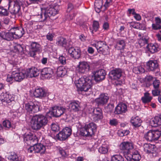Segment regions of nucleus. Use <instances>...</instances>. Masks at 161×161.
<instances>
[{
  "instance_id": "34",
  "label": "nucleus",
  "mask_w": 161,
  "mask_h": 161,
  "mask_svg": "<svg viewBox=\"0 0 161 161\" xmlns=\"http://www.w3.org/2000/svg\"><path fill=\"white\" fill-rule=\"evenodd\" d=\"M69 107L71 110L74 112L78 111L80 109V103L78 101H73L70 103Z\"/></svg>"
},
{
  "instance_id": "32",
  "label": "nucleus",
  "mask_w": 161,
  "mask_h": 161,
  "mask_svg": "<svg viewBox=\"0 0 161 161\" xmlns=\"http://www.w3.org/2000/svg\"><path fill=\"white\" fill-rule=\"evenodd\" d=\"M158 66V63L156 60H150L147 63V68L150 70H154L157 68Z\"/></svg>"
},
{
  "instance_id": "11",
  "label": "nucleus",
  "mask_w": 161,
  "mask_h": 161,
  "mask_svg": "<svg viewBox=\"0 0 161 161\" xmlns=\"http://www.w3.org/2000/svg\"><path fill=\"white\" fill-rule=\"evenodd\" d=\"M25 107L27 112L29 113H36L38 112L39 110V105L35 104L31 101L25 103Z\"/></svg>"
},
{
  "instance_id": "9",
  "label": "nucleus",
  "mask_w": 161,
  "mask_h": 161,
  "mask_svg": "<svg viewBox=\"0 0 161 161\" xmlns=\"http://www.w3.org/2000/svg\"><path fill=\"white\" fill-rule=\"evenodd\" d=\"M67 51L69 55L74 59H78L80 57L81 51L79 47H71Z\"/></svg>"
},
{
  "instance_id": "35",
  "label": "nucleus",
  "mask_w": 161,
  "mask_h": 161,
  "mask_svg": "<svg viewBox=\"0 0 161 161\" xmlns=\"http://www.w3.org/2000/svg\"><path fill=\"white\" fill-rule=\"evenodd\" d=\"M152 99V97L148 92H146L144 94V96L141 98L142 102L144 103H147L150 102Z\"/></svg>"
},
{
  "instance_id": "15",
  "label": "nucleus",
  "mask_w": 161,
  "mask_h": 161,
  "mask_svg": "<svg viewBox=\"0 0 161 161\" xmlns=\"http://www.w3.org/2000/svg\"><path fill=\"white\" fill-rule=\"evenodd\" d=\"M10 31L13 33L14 38L16 39L21 38L25 32L24 29L21 27L12 28Z\"/></svg>"
},
{
  "instance_id": "49",
  "label": "nucleus",
  "mask_w": 161,
  "mask_h": 161,
  "mask_svg": "<svg viewBox=\"0 0 161 161\" xmlns=\"http://www.w3.org/2000/svg\"><path fill=\"white\" fill-rule=\"evenodd\" d=\"M8 14V12L7 9L0 6V14L2 16H7Z\"/></svg>"
},
{
  "instance_id": "64",
  "label": "nucleus",
  "mask_w": 161,
  "mask_h": 161,
  "mask_svg": "<svg viewBox=\"0 0 161 161\" xmlns=\"http://www.w3.org/2000/svg\"><path fill=\"white\" fill-rule=\"evenodd\" d=\"M102 0H95V7H102Z\"/></svg>"
},
{
  "instance_id": "4",
  "label": "nucleus",
  "mask_w": 161,
  "mask_h": 161,
  "mask_svg": "<svg viewBox=\"0 0 161 161\" xmlns=\"http://www.w3.org/2000/svg\"><path fill=\"white\" fill-rule=\"evenodd\" d=\"M97 125L93 123H91L85 125L80 131L81 134L83 136L91 137L96 131Z\"/></svg>"
},
{
  "instance_id": "13",
  "label": "nucleus",
  "mask_w": 161,
  "mask_h": 161,
  "mask_svg": "<svg viewBox=\"0 0 161 161\" xmlns=\"http://www.w3.org/2000/svg\"><path fill=\"white\" fill-rule=\"evenodd\" d=\"M24 141L27 144H32L37 142V139L35 135L30 132L26 133L23 136Z\"/></svg>"
},
{
  "instance_id": "46",
  "label": "nucleus",
  "mask_w": 161,
  "mask_h": 161,
  "mask_svg": "<svg viewBox=\"0 0 161 161\" xmlns=\"http://www.w3.org/2000/svg\"><path fill=\"white\" fill-rule=\"evenodd\" d=\"M133 71L136 74L143 73L145 71L144 68L141 66H138L134 68Z\"/></svg>"
},
{
  "instance_id": "63",
  "label": "nucleus",
  "mask_w": 161,
  "mask_h": 161,
  "mask_svg": "<svg viewBox=\"0 0 161 161\" xmlns=\"http://www.w3.org/2000/svg\"><path fill=\"white\" fill-rule=\"evenodd\" d=\"M152 93L153 96H157L160 93V91L158 88L155 89L152 91Z\"/></svg>"
},
{
  "instance_id": "50",
  "label": "nucleus",
  "mask_w": 161,
  "mask_h": 161,
  "mask_svg": "<svg viewBox=\"0 0 161 161\" xmlns=\"http://www.w3.org/2000/svg\"><path fill=\"white\" fill-rule=\"evenodd\" d=\"M43 143L42 144L45 147V148L47 147L49 149L51 146L53 145V143H51L49 140L46 139L43 140L42 141Z\"/></svg>"
},
{
  "instance_id": "55",
  "label": "nucleus",
  "mask_w": 161,
  "mask_h": 161,
  "mask_svg": "<svg viewBox=\"0 0 161 161\" xmlns=\"http://www.w3.org/2000/svg\"><path fill=\"white\" fill-rule=\"evenodd\" d=\"M3 126L9 129L11 127L10 122L8 120H5L3 121Z\"/></svg>"
},
{
  "instance_id": "52",
  "label": "nucleus",
  "mask_w": 161,
  "mask_h": 161,
  "mask_svg": "<svg viewBox=\"0 0 161 161\" xmlns=\"http://www.w3.org/2000/svg\"><path fill=\"white\" fill-rule=\"evenodd\" d=\"M114 107L113 103H109L105 108V110L107 113H111L113 111Z\"/></svg>"
},
{
  "instance_id": "16",
  "label": "nucleus",
  "mask_w": 161,
  "mask_h": 161,
  "mask_svg": "<svg viewBox=\"0 0 161 161\" xmlns=\"http://www.w3.org/2000/svg\"><path fill=\"white\" fill-rule=\"evenodd\" d=\"M125 158L128 161L131 159L135 161H139L141 159V156L137 151L133 150L131 153L129 154L128 155H125Z\"/></svg>"
},
{
  "instance_id": "7",
  "label": "nucleus",
  "mask_w": 161,
  "mask_h": 161,
  "mask_svg": "<svg viewBox=\"0 0 161 161\" xmlns=\"http://www.w3.org/2000/svg\"><path fill=\"white\" fill-rule=\"evenodd\" d=\"M35 16L36 17L38 21L44 22L46 25H50L49 16L45 8L42 9L40 14L35 15Z\"/></svg>"
},
{
  "instance_id": "40",
  "label": "nucleus",
  "mask_w": 161,
  "mask_h": 161,
  "mask_svg": "<svg viewBox=\"0 0 161 161\" xmlns=\"http://www.w3.org/2000/svg\"><path fill=\"white\" fill-rule=\"evenodd\" d=\"M92 46L95 47L97 49V48H101L107 45L105 42L102 41H96L94 43L92 44Z\"/></svg>"
},
{
  "instance_id": "10",
  "label": "nucleus",
  "mask_w": 161,
  "mask_h": 161,
  "mask_svg": "<svg viewBox=\"0 0 161 161\" xmlns=\"http://www.w3.org/2000/svg\"><path fill=\"white\" fill-rule=\"evenodd\" d=\"M71 129L70 128L66 127L59 132L57 136L59 140H64L71 135Z\"/></svg>"
},
{
  "instance_id": "2",
  "label": "nucleus",
  "mask_w": 161,
  "mask_h": 161,
  "mask_svg": "<svg viewBox=\"0 0 161 161\" xmlns=\"http://www.w3.org/2000/svg\"><path fill=\"white\" fill-rule=\"evenodd\" d=\"M47 122V119L45 116L42 114L36 115L34 116L32 119L31 122V127L34 130H39L45 126Z\"/></svg>"
},
{
  "instance_id": "56",
  "label": "nucleus",
  "mask_w": 161,
  "mask_h": 161,
  "mask_svg": "<svg viewBox=\"0 0 161 161\" xmlns=\"http://www.w3.org/2000/svg\"><path fill=\"white\" fill-rule=\"evenodd\" d=\"M51 129L53 131H57L59 130V127L57 124L53 123L51 125Z\"/></svg>"
},
{
  "instance_id": "62",
  "label": "nucleus",
  "mask_w": 161,
  "mask_h": 161,
  "mask_svg": "<svg viewBox=\"0 0 161 161\" xmlns=\"http://www.w3.org/2000/svg\"><path fill=\"white\" fill-rule=\"evenodd\" d=\"M160 82L158 80H155L153 81V85L154 89L158 88L159 86Z\"/></svg>"
},
{
  "instance_id": "61",
  "label": "nucleus",
  "mask_w": 161,
  "mask_h": 161,
  "mask_svg": "<svg viewBox=\"0 0 161 161\" xmlns=\"http://www.w3.org/2000/svg\"><path fill=\"white\" fill-rule=\"evenodd\" d=\"M54 35L53 33H48L46 35L47 39L49 41H52L53 40Z\"/></svg>"
},
{
  "instance_id": "39",
  "label": "nucleus",
  "mask_w": 161,
  "mask_h": 161,
  "mask_svg": "<svg viewBox=\"0 0 161 161\" xmlns=\"http://www.w3.org/2000/svg\"><path fill=\"white\" fill-rule=\"evenodd\" d=\"M148 37L147 36H143L138 41V44L140 45L142 47L146 44H147L148 42Z\"/></svg>"
},
{
  "instance_id": "45",
  "label": "nucleus",
  "mask_w": 161,
  "mask_h": 161,
  "mask_svg": "<svg viewBox=\"0 0 161 161\" xmlns=\"http://www.w3.org/2000/svg\"><path fill=\"white\" fill-rule=\"evenodd\" d=\"M154 81V78L151 75H147L145 77V82L147 86H149Z\"/></svg>"
},
{
  "instance_id": "33",
  "label": "nucleus",
  "mask_w": 161,
  "mask_h": 161,
  "mask_svg": "<svg viewBox=\"0 0 161 161\" xmlns=\"http://www.w3.org/2000/svg\"><path fill=\"white\" fill-rule=\"evenodd\" d=\"M130 122L133 126L136 127L141 125L142 120L138 116L133 117L131 119Z\"/></svg>"
},
{
  "instance_id": "22",
  "label": "nucleus",
  "mask_w": 161,
  "mask_h": 161,
  "mask_svg": "<svg viewBox=\"0 0 161 161\" xmlns=\"http://www.w3.org/2000/svg\"><path fill=\"white\" fill-rule=\"evenodd\" d=\"M127 111L126 105L124 103H120L116 107L114 113L115 114H120L125 113Z\"/></svg>"
},
{
  "instance_id": "17",
  "label": "nucleus",
  "mask_w": 161,
  "mask_h": 161,
  "mask_svg": "<svg viewBox=\"0 0 161 161\" xmlns=\"http://www.w3.org/2000/svg\"><path fill=\"white\" fill-rule=\"evenodd\" d=\"M41 45L36 42H32L31 45L30 51L31 53L30 55L31 56L34 57L35 55V53L42 51Z\"/></svg>"
},
{
  "instance_id": "59",
  "label": "nucleus",
  "mask_w": 161,
  "mask_h": 161,
  "mask_svg": "<svg viewBox=\"0 0 161 161\" xmlns=\"http://www.w3.org/2000/svg\"><path fill=\"white\" fill-rule=\"evenodd\" d=\"M14 49L19 53H22L23 51V48L20 44H17L14 47Z\"/></svg>"
},
{
  "instance_id": "20",
  "label": "nucleus",
  "mask_w": 161,
  "mask_h": 161,
  "mask_svg": "<svg viewBox=\"0 0 161 161\" xmlns=\"http://www.w3.org/2000/svg\"><path fill=\"white\" fill-rule=\"evenodd\" d=\"M92 117L95 122L102 119L103 118L102 110L98 108H94L93 111Z\"/></svg>"
},
{
  "instance_id": "54",
  "label": "nucleus",
  "mask_w": 161,
  "mask_h": 161,
  "mask_svg": "<svg viewBox=\"0 0 161 161\" xmlns=\"http://www.w3.org/2000/svg\"><path fill=\"white\" fill-rule=\"evenodd\" d=\"M129 133V131L128 130H119L118 132V135L121 136L127 135Z\"/></svg>"
},
{
  "instance_id": "27",
  "label": "nucleus",
  "mask_w": 161,
  "mask_h": 161,
  "mask_svg": "<svg viewBox=\"0 0 161 161\" xmlns=\"http://www.w3.org/2000/svg\"><path fill=\"white\" fill-rule=\"evenodd\" d=\"M35 142V143H32L35 148V153H40L41 154L44 153L46 150L45 147L42 143L36 144V143Z\"/></svg>"
},
{
  "instance_id": "60",
  "label": "nucleus",
  "mask_w": 161,
  "mask_h": 161,
  "mask_svg": "<svg viewBox=\"0 0 161 161\" xmlns=\"http://www.w3.org/2000/svg\"><path fill=\"white\" fill-rule=\"evenodd\" d=\"M130 25L132 27L137 29H140V27L139 26L140 25V24L138 23H136L135 22H131L130 23Z\"/></svg>"
},
{
  "instance_id": "5",
  "label": "nucleus",
  "mask_w": 161,
  "mask_h": 161,
  "mask_svg": "<svg viewBox=\"0 0 161 161\" xmlns=\"http://www.w3.org/2000/svg\"><path fill=\"white\" fill-rule=\"evenodd\" d=\"M120 149L123 151L124 156L131 153L133 150L134 147L132 143L128 142H122L119 146Z\"/></svg>"
},
{
  "instance_id": "53",
  "label": "nucleus",
  "mask_w": 161,
  "mask_h": 161,
  "mask_svg": "<svg viewBox=\"0 0 161 161\" xmlns=\"http://www.w3.org/2000/svg\"><path fill=\"white\" fill-rule=\"evenodd\" d=\"M99 23L97 21H94L93 23L92 28V32L93 33V32H96L97 31L99 28Z\"/></svg>"
},
{
  "instance_id": "44",
  "label": "nucleus",
  "mask_w": 161,
  "mask_h": 161,
  "mask_svg": "<svg viewBox=\"0 0 161 161\" xmlns=\"http://www.w3.org/2000/svg\"><path fill=\"white\" fill-rule=\"evenodd\" d=\"M145 139L149 141H152L153 140V130H150L147 132L144 135Z\"/></svg>"
},
{
  "instance_id": "58",
  "label": "nucleus",
  "mask_w": 161,
  "mask_h": 161,
  "mask_svg": "<svg viewBox=\"0 0 161 161\" xmlns=\"http://www.w3.org/2000/svg\"><path fill=\"white\" fill-rule=\"evenodd\" d=\"M118 121L117 120L115 119H112L109 120V124L113 126H116L118 124Z\"/></svg>"
},
{
  "instance_id": "57",
  "label": "nucleus",
  "mask_w": 161,
  "mask_h": 161,
  "mask_svg": "<svg viewBox=\"0 0 161 161\" xmlns=\"http://www.w3.org/2000/svg\"><path fill=\"white\" fill-rule=\"evenodd\" d=\"M58 60L60 63L63 65L66 64V58L63 56H60L58 58Z\"/></svg>"
},
{
  "instance_id": "23",
  "label": "nucleus",
  "mask_w": 161,
  "mask_h": 161,
  "mask_svg": "<svg viewBox=\"0 0 161 161\" xmlns=\"http://www.w3.org/2000/svg\"><path fill=\"white\" fill-rule=\"evenodd\" d=\"M27 77H33L38 76L39 74V71L37 69L34 67H32L26 70Z\"/></svg>"
},
{
  "instance_id": "6",
  "label": "nucleus",
  "mask_w": 161,
  "mask_h": 161,
  "mask_svg": "<svg viewBox=\"0 0 161 161\" xmlns=\"http://www.w3.org/2000/svg\"><path fill=\"white\" fill-rule=\"evenodd\" d=\"M65 108L62 106H55L52 107L51 110L47 113V114L51 116L58 117L63 114L66 111Z\"/></svg>"
},
{
  "instance_id": "24",
  "label": "nucleus",
  "mask_w": 161,
  "mask_h": 161,
  "mask_svg": "<svg viewBox=\"0 0 161 161\" xmlns=\"http://www.w3.org/2000/svg\"><path fill=\"white\" fill-rule=\"evenodd\" d=\"M41 73L43 77L45 78L49 79L52 77L53 71V69L50 68H45L42 69Z\"/></svg>"
},
{
  "instance_id": "3",
  "label": "nucleus",
  "mask_w": 161,
  "mask_h": 161,
  "mask_svg": "<svg viewBox=\"0 0 161 161\" xmlns=\"http://www.w3.org/2000/svg\"><path fill=\"white\" fill-rule=\"evenodd\" d=\"M22 4L21 1L18 0L10 1L8 4V8L11 13L15 17H19L21 15L20 6Z\"/></svg>"
},
{
  "instance_id": "28",
  "label": "nucleus",
  "mask_w": 161,
  "mask_h": 161,
  "mask_svg": "<svg viewBox=\"0 0 161 161\" xmlns=\"http://www.w3.org/2000/svg\"><path fill=\"white\" fill-rule=\"evenodd\" d=\"M34 95L36 97L42 98L46 96V93L42 88H38L35 89Z\"/></svg>"
},
{
  "instance_id": "41",
  "label": "nucleus",
  "mask_w": 161,
  "mask_h": 161,
  "mask_svg": "<svg viewBox=\"0 0 161 161\" xmlns=\"http://www.w3.org/2000/svg\"><path fill=\"white\" fill-rule=\"evenodd\" d=\"M66 72V69L63 67L60 66L57 68V74L58 76L62 77L64 75Z\"/></svg>"
},
{
  "instance_id": "42",
  "label": "nucleus",
  "mask_w": 161,
  "mask_h": 161,
  "mask_svg": "<svg viewBox=\"0 0 161 161\" xmlns=\"http://www.w3.org/2000/svg\"><path fill=\"white\" fill-rule=\"evenodd\" d=\"M45 9L49 16L50 15H54L57 14L58 12V9H57L56 7L54 8H50L48 9L47 8H46Z\"/></svg>"
},
{
  "instance_id": "43",
  "label": "nucleus",
  "mask_w": 161,
  "mask_h": 161,
  "mask_svg": "<svg viewBox=\"0 0 161 161\" xmlns=\"http://www.w3.org/2000/svg\"><path fill=\"white\" fill-rule=\"evenodd\" d=\"M125 46V41L123 40H120L118 41L115 46V48L118 50L123 49Z\"/></svg>"
},
{
  "instance_id": "21",
  "label": "nucleus",
  "mask_w": 161,
  "mask_h": 161,
  "mask_svg": "<svg viewBox=\"0 0 161 161\" xmlns=\"http://www.w3.org/2000/svg\"><path fill=\"white\" fill-rule=\"evenodd\" d=\"M109 98L108 94L102 93L100 95L98 98L96 99L95 101L98 105H103L107 103Z\"/></svg>"
},
{
  "instance_id": "26",
  "label": "nucleus",
  "mask_w": 161,
  "mask_h": 161,
  "mask_svg": "<svg viewBox=\"0 0 161 161\" xmlns=\"http://www.w3.org/2000/svg\"><path fill=\"white\" fill-rule=\"evenodd\" d=\"M150 123L152 127H156L161 125V114L159 116H155L152 118Z\"/></svg>"
},
{
  "instance_id": "48",
  "label": "nucleus",
  "mask_w": 161,
  "mask_h": 161,
  "mask_svg": "<svg viewBox=\"0 0 161 161\" xmlns=\"http://www.w3.org/2000/svg\"><path fill=\"white\" fill-rule=\"evenodd\" d=\"M111 161H124L123 158L120 155H114L111 157Z\"/></svg>"
},
{
  "instance_id": "25",
  "label": "nucleus",
  "mask_w": 161,
  "mask_h": 161,
  "mask_svg": "<svg viewBox=\"0 0 161 161\" xmlns=\"http://www.w3.org/2000/svg\"><path fill=\"white\" fill-rule=\"evenodd\" d=\"M0 37L3 39L8 41L12 40L14 38L12 32H2L0 33Z\"/></svg>"
},
{
  "instance_id": "1",
  "label": "nucleus",
  "mask_w": 161,
  "mask_h": 161,
  "mask_svg": "<svg viewBox=\"0 0 161 161\" xmlns=\"http://www.w3.org/2000/svg\"><path fill=\"white\" fill-rule=\"evenodd\" d=\"M77 91L87 95L92 93V80L90 77L84 76L75 81Z\"/></svg>"
},
{
  "instance_id": "14",
  "label": "nucleus",
  "mask_w": 161,
  "mask_h": 161,
  "mask_svg": "<svg viewBox=\"0 0 161 161\" xmlns=\"http://www.w3.org/2000/svg\"><path fill=\"white\" fill-rule=\"evenodd\" d=\"M90 67L88 64L85 62H80L76 68V71L81 74H84L87 72Z\"/></svg>"
},
{
  "instance_id": "29",
  "label": "nucleus",
  "mask_w": 161,
  "mask_h": 161,
  "mask_svg": "<svg viewBox=\"0 0 161 161\" xmlns=\"http://www.w3.org/2000/svg\"><path fill=\"white\" fill-rule=\"evenodd\" d=\"M143 147L144 150L146 153H153L154 152V150L155 146L150 144H145Z\"/></svg>"
},
{
  "instance_id": "38",
  "label": "nucleus",
  "mask_w": 161,
  "mask_h": 161,
  "mask_svg": "<svg viewBox=\"0 0 161 161\" xmlns=\"http://www.w3.org/2000/svg\"><path fill=\"white\" fill-rule=\"evenodd\" d=\"M97 52L100 53H102L104 55L108 54L109 53V47L108 45L105 46L104 47L101 48H97Z\"/></svg>"
},
{
  "instance_id": "31",
  "label": "nucleus",
  "mask_w": 161,
  "mask_h": 161,
  "mask_svg": "<svg viewBox=\"0 0 161 161\" xmlns=\"http://www.w3.org/2000/svg\"><path fill=\"white\" fill-rule=\"evenodd\" d=\"M155 23L152 24V28L153 30H158L161 29V19L159 17L155 18Z\"/></svg>"
},
{
  "instance_id": "30",
  "label": "nucleus",
  "mask_w": 161,
  "mask_h": 161,
  "mask_svg": "<svg viewBox=\"0 0 161 161\" xmlns=\"http://www.w3.org/2000/svg\"><path fill=\"white\" fill-rule=\"evenodd\" d=\"M66 39L63 37H59L56 40V44L58 46L62 47H65L67 45Z\"/></svg>"
},
{
  "instance_id": "19",
  "label": "nucleus",
  "mask_w": 161,
  "mask_h": 161,
  "mask_svg": "<svg viewBox=\"0 0 161 161\" xmlns=\"http://www.w3.org/2000/svg\"><path fill=\"white\" fill-rule=\"evenodd\" d=\"M122 71L120 69H115L109 73V76L112 80H118L122 76Z\"/></svg>"
},
{
  "instance_id": "51",
  "label": "nucleus",
  "mask_w": 161,
  "mask_h": 161,
  "mask_svg": "<svg viewBox=\"0 0 161 161\" xmlns=\"http://www.w3.org/2000/svg\"><path fill=\"white\" fill-rule=\"evenodd\" d=\"M153 140H157L159 138L161 135V133L159 131L153 130Z\"/></svg>"
},
{
  "instance_id": "12",
  "label": "nucleus",
  "mask_w": 161,
  "mask_h": 161,
  "mask_svg": "<svg viewBox=\"0 0 161 161\" xmlns=\"http://www.w3.org/2000/svg\"><path fill=\"white\" fill-rule=\"evenodd\" d=\"M13 76L14 79L17 81H21L23 79L27 77L26 70H22L21 71H13Z\"/></svg>"
},
{
  "instance_id": "37",
  "label": "nucleus",
  "mask_w": 161,
  "mask_h": 161,
  "mask_svg": "<svg viewBox=\"0 0 161 161\" xmlns=\"http://www.w3.org/2000/svg\"><path fill=\"white\" fill-rule=\"evenodd\" d=\"M109 148V145L108 144H103L99 148L98 151L101 153L105 154L107 153Z\"/></svg>"
},
{
  "instance_id": "47",
  "label": "nucleus",
  "mask_w": 161,
  "mask_h": 161,
  "mask_svg": "<svg viewBox=\"0 0 161 161\" xmlns=\"http://www.w3.org/2000/svg\"><path fill=\"white\" fill-rule=\"evenodd\" d=\"M8 158L9 160L16 161L18 160V156L14 152H11L9 153Z\"/></svg>"
},
{
  "instance_id": "36",
  "label": "nucleus",
  "mask_w": 161,
  "mask_h": 161,
  "mask_svg": "<svg viewBox=\"0 0 161 161\" xmlns=\"http://www.w3.org/2000/svg\"><path fill=\"white\" fill-rule=\"evenodd\" d=\"M147 50L152 53H154L158 51V46L157 45L153 44H150L147 46L146 47Z\"/></svg>"
},
{
  "instance_id": "18",
  "label": "nucleus",
  "mask_w": 161,
  "mask_h": 161,
  "mask_svg": "<svg viewBox=\"0 0 161 161\" xmlns=\"http://www.w3.org/2000/svg\"><path fill=\"white\" fill-rule=\"evenodd\" d=\"M94 75L95 81H99L105 79L106 73L104 69H101L95 71Z\"/></svg>"
},
{
  "instance_id": "8",
  "label": "nucleus",
  "mask_w": 161,
  "mask_h": 161,
  "mask_svg": "<svg viewBox=\"0 0 161 161\" xmlns=\"http://www.w3.org/2000/svg\"><path fill=\"white\" fill-rule=\"evenodd\" d=\"M0 100L4 105L8 104L10 105L14 101V98L13 96L7 92H3L0 95Z\"/></svg>"
}]
</instances>
